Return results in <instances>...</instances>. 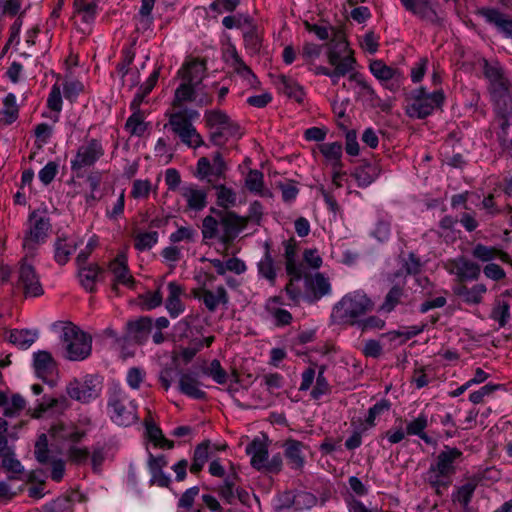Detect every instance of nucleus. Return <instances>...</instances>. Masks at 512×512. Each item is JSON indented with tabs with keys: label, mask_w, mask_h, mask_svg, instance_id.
I'll return each instance as SVG.
<instances>
[{
	"label": "nucleus",
	"mask_w": 512,
	"mask_h": 512,
	"mask_svg": "<svg viewBox=\"0 0 512 512\" xmlns=\"http://www.w3.org/2000/svg\"><path fill=\"white\" fill-rule=\"evenodd\" d=\"M482 69L489 85L488 90L499 110L503 112L512 108L511 92L512 82L509 75L497 61H482Z\"/></svg>",
	"instance_id": "nucleus-1"
},
{
	"label": "nucleus",
	"mask_w": 512,
	"mask_h": 512,
	"mask_svg": "<svg viewBox=\"0 0 512 512\" xmlns=\"http://www.w3.org/2000/svg\"><path fill=\"white\" fill-rule=\"evenodd\" d=\"M373 301L362 290L347 293L334 306L331 318L334 323L355 325L364 314L372 311Z\"/></svg>",
	"instance_id": "nucleus-2"
},
{
	"label": "nucleus",
	"mask_w": 512,
	"mask_h": 512,
	"mask_svg": "<svg viewBox=\"0 0 512 512\" xmlns=\"http://www.w3.org/2000/svg\"><path fill=\"white\" fill-rule=\"evenodd\" d=\"M445 95L442 89L433 92L420 87L412 90L407 96L406 113L411 118L424 119L440 108Z\"/></svg>",
	"instance_id": "nucleus-3"
},
{
	"label": "nucleus",
	"mask_w": 512,
	"mask_h": 512,
	"mask_svg": "<svg viewBox=\"0 0 512 512\" xmlns=\"http://www.w3.org/2000/svg\"><path fill=\"white\" fill-rule=\"evenodd\" d=\"M204 120L210 132V140L214 145L222 146L231 138L242 135L241 128L224 111L219 109L207 110Z\"/></svg>",
	"instance_id": "nucleus-4"
},
{
	"label": "nucleus",
	"mask_w": 512,
	"mask_h": 512,
	"mask_svg": "<svg viewBox=\"0 0 512 512\" xmlns=\"http://www.w3.org/2000/svg\"><path fill=\"white\" fill-rule=\"evenodd\" d=\"M328 63L333 67L330 75L332 84H338L341 77H350L356 68V59L353 51L344 39L334 41L327 51Z\"/></svg>",
	"instance_id": "nucleus-5"
},
{
	"label": "nucleus",
	"mask_w": 512,
	"mask_h": 512,
	"mask_svg": "<svg viewBox=\"0 0 512 512\" xmlns=\"http://www.w3.org/2000/svg\"><path fill=\"white\" fill-rule=\"evenodd\" d=\"M61 340L64 344L68 360L81 361L91 354V337L74 325H68L63 328Z\"/></svg>",
	"instance_id": "nucleus-6"
},
{
	"label": "nucleus",
	"mask_w": 512,
	"mask_h": 512,
	"mask_svg": "<svg viewBox=\"0 0 512 512\" xmlns=\"http://www.w3.org/2000/svg\"><path fill=\"white\" fill-rule=\"evenodd\" d=\"M197 116L198 112L193 110L189 114L186 111H177L169 116L170 129L183 144L190 148H198L203 144L202 137L191 122V119Z\"/></svg>",
	"instance_id": "nucleus-7"
},
{
	"label": "nucleus",
	"mask_w": 512,
	"mask_h": 512,
	"mask_svg": "<svg viewBox=\"0 0 512 512\" xmlns=\"http://www.w3.org/2000/svg\"><path fill=\"white\" fill-rule=\"evenodd\" d=\"M104 154L102 144L97 139H90L82 143L71 160V170L80 177L87 168L93 166Z\"/></svg>",
	"instance_id": "nucleus-8"
},
{
	"label": "nucleus",
	"mask_w": 512,
	"mask_h": 512,
	"mask_svg": "<svg viewBox=\"0 0 512 512\" xmlns=\"http://www.w3.org/2000/svg\"><path fill=\"white\" fill-rule=\"evenodd\" d=\"M102 390V378L98 375H86L74 379L66 388L67 394L74 400L87 403L97 398Z\"/></svg>",
	"instance_id": "nucleus-9"
},
{
	"label": "nucleus",
	"mask_w": 512,
	"mask_h": 512,
	"mask_svg": "<svg viewBox=\"0 0 512 512\" xmlns=\"http://www.w3.org/2000/svg\"><path fill=\"white\" fill-rule=\"evenodd\" d=\"M51 229L49 217H46L38 211H33L28 218V230L25 234L23 246L33 248L35 245L43 243Z\"/></svg>",
	"instance_id": "nucleus-10"
},
{
	"label": "nucleus",
	"mask_w": 512,
	"mask_h": 512,
	"mask_svg": "<svg viewBox=\"0 0 512 512\" xmlns=\"http://www.w3.org/2000/svg\"><path fill=\"white\" fill-rule=\"evenodd\" d=\"M107 273L110 276L112 292L117 296L120 295V287H128V256L126 249L119 251L110 260Z\"/></svg>",
	"instance_id": "nucleus-11"
},
{
	"label": "nucleus",
	"mask_w": 512,
	"mask_h": 512,
	"mask_svg": "<svg viewBox=\"0 0 512 512\" xmlns=\"http://www.w3.org/2000/svg\"><path fill=\"white\" fill-rule=\"evenodd\" d=\"M107 395V407L111 420L119 426H126L127 415L123 402L125 399L124 390L120 387L119 383L111 381L108 386Z\"/></svg>",
	"instance_id": "nucleus-12"
},
{
	"label": "nucleus",
	"mask_w": 512,
	"mask_h": 512,
	"mask_svg": "<svg viewBox=\"0 0 512 512\" xmlns=\"http://www.w3.org/2000/svg\"><path fill=\"white\" fill-rule=\"evenodd\" d=\"M443 265L445 270L449 274L455 275L460 282L477 280L481 273L477 263L463 256L448 259Z\"/></svg>",
	"instance_id": "nucleus-13"
},
{
	"label": "nucleus",
	"mask_w": 512,
	"mask_h": 512,
	"mask_svg": "<svg viewBox=\"0 0 512 512\" xmlns=\"http://www.w3.org/2000/svg\"><path fill=\"white\" fill-rule=\"evenodd\" d=\"M17 285L23 290L26 297H38L44 293L35 268L25 261L20 264Z\"/></svg>",
	"instance_id": "nucleus-14"
},
{
	"label": "nucleus",
	"mask_w": 512,
	"mask_h": 512,
	"mask_svg": "<svg viewBox=\"0 0 512 512\" xmlns=\"http://www.w3.org/2000/svg\"><path fill=\"white\" fill-rule=\"evenodd\" d=\"M210 211L220 220L224 230V241L234 239L247 226V219L233 211L218 210L216 208H211Z\"/></svg>",
	"instance_id": "nucleus-15"
},
{
	"label": "nucleus",
	"mask_w": 512,
	"mask_h": 512,
	"mask_svg": "<svg viewBox=\"0 0 512 512\" xmlns=\"http://www.w3.org/2000/svg\"><path fill=\"white\" fill-rule=\"evenodd\" d=\"M48 432L54 441L69 445L78 444L86 435L73 423L63 421L52 424Z\"/></svg>",
	"instance_id": "nucleus-16"
},
{
	"label": "nucleus",
	"mask_w": 512,
	"mask_h": 512,
	"mask_svg": "<svg viewBox=\"0 0 512 512\" xmlns=\"http://www.w3.org/2000/svg\"><path fill=\"white\" fill-rule=\"evenodd\" d=\"M181 197L185 200L187 209L199 212L207 206L208 192L194 183H186L179 189Z\"/></svg>",
	"instance_id": "nucleus-17"
},
{
	"label": "nucleus",
	"mask_w": 512,
	"mask_h": 512,
	"mask_svg": "<svg viewBox=\"0 0 512 512\" xmlns=\"http://www.w3.org/2000/svg\"><path fill=\"white\" fill-rule=\"evenodd\" d=\"M463 453L455 447L444 446V449L437 455L436 461L431 466L436 468L440 474L451 476L456 471V465L461 462Z\"/></svg>",
	"instance_id": "nucleus-18"
},
{
	"label": "nucleus",
	"mask_w": 512,
	"mask_h": 512,
	"mask_svg": "<svg viewBox=\"0 0 512 512\" xmlns=\"http://www.w3.org/2000/svg\"><path fill=\"white\" fill-rule=\"evenodd\" d=\"M193 295L210 312L216 311L220 305L226 306L229 302L228 293L223 286H218L214 290L199 288L193 291Z\"/></svg>",
	"instance_id": "nucleus-19"
},
{
	"label": "nucleus",
	"mask_w": 512,
	"mask_h": 512,
	"mask_svg": "<svg viewBox=\"0 0 512 512\" xmlns=\"http://www.w3.org/2000/svg\"><path fill=\"white\" fill-rule=\"evenodd\" d=\"M485 21L493 25L499 33L506 38H512V19L495 8H481L478 10Z\"/></svg>",
	"instance_id": "nucleus-20"
},
{
	"label": "nucleus",
	"mask_w": 512,
	"mask_h": 512,
	"mask_svg": "<svg viewBox=\"0 0 512 512\" xmlns=\"http://www.w3.org/2000/svg\"><path fill=\"white\" fill-rule=\"evenodd\" d=\"M77 277L81 287L89 292L96 291V284L102 278L104 270L96 263L77 264Z\"/></svg>",
	"instance_id": "nucleus-21"
},
{
	"label": "nucleus",
	"mask_w": 512,
	"mask_h": 512,
	"mask_svg": "<svg viewBox=\"0 0 512 512\" xmlns=\"http://www.w3.org/2000/svg\"><path fill=\"white\" fill-rule=\"evenodd\" d=\"M168 295L165 302L167 312L172 318L178 317L184 312L185 306L181 300L184 289L177 282H169L167 284Z\"/></svg>",
	"instance_id": "nucleus-22"
},
{
	"label": "nucleus",
	"mask_w": 512,
	"mask_h": 512,
	"mask_svg": "<svg viewBox=\"0 0 512 512\" xmlns=\"http://www.w3.org/2000/svg\"><path fill=\"white\" fill-rule=\"evenodd\" d=\"M403 7L413 15L430 22H436L438 15L429 0H400Z\"/></svg>",
	"instance_id": "nucleus-23"
},
{
	"label": "nucleus",
	"mask_w": 512,
	"mask_h": 512,
	"mask_svg": "<svg viewBox=\"0 0 512 512\" xmlns=\"http://www.w3.org/2000/svg\"><path fill=\"white\" fill-rule=\"evenodd\" d=\"M128 322L124 323L123 331L118 333L115 329L108 327L104 330L110 347L119 354V357L125 361L128 353L126 352V346L128 344Z\"/></svg>",
	"instance_id": "nucleus-24"
},
{
	"label": "nucleus",
	"mask_w": 512,
	"mask_h": 512,
	"mask_svg": "<svg viewBox=\"0 0 512 512\" xmlns=\"http://www.w3.org/2000/svg\"><path fill=\"white\" fill-rule=\"evenodd\" d=\"M285 457L293 469H300L305 463V445L297 440L288 439L283 444Z\"/></svg>",
	"instance_id": "nucleus-25"
},
{
	"label": "nucleus",
	"mask_w": 512,
	"mask_h": 512,
	"mask_svg": "<svg viewBox=\"0 0 512 512\" xmlns=\"http://www.w3.org/2000/svg\"><path fill=\"white\" fill-rule=\"evenodd\" d=\"M246 453L251 456V465L255 469L261 470L264 468L268 460V446L265 440L255 438L247 445Z\"/></svg>",
	"instance_id": "nucleus-26"
},
{
	"label": "nucleus",
	"mask_w": 512,
	"mask_h": 512,
	"mask_svg": "<svg viewBox=\"0 0 512 512\" xmlns=\"http://www.w3.org/2000/svg\"><path fill=\"white\" fill-rule=\"evenodd\" d=\"M33 366L36 375L45 380L56 370V362L48 351H38L33 355Z\"/></svg>",
	"instance_id": "nucleus-27"
},
{
	"label": "nucleus",
	"mask_w": 512,
	"mask_h": 512,
	"mask_svg": "<svg viewBox=\"0 0 512 512\" xmlns=\"http://www.w3.org/2000/svg\"><path fill=\"white\" fill-rule=\"evenodd\" d=\"M78 243L70 237H57L54 243V260L59 265H65L77 249Z\"/></svg>",
	"instance_id": "nucleus-28"
},
{
	"label": "nucleus",
	"mask_w": 512,
	"mask_h": 512,
	"mask_svg": "<svg viewBox=\"0 0 512 512\" xmlns=\"http://www.w3.org/2000/svg\"><path fill=\"white\" fill-rule=\"evenodd\" d=\"M178 387L181 393L193 399H204L206 397V393L200 389V382L196 374H181Z\"/></svg>",
	"instance_id": "nucleus-29"
},
{
	"label": "nucleus",
	"mask_w": 512,
	"mask_h": 512,
	"mask_svg": "<svg viewBox=\"0 0 512 512\" xmlns=\"http://www.w3.org/2000/svg\"><path fill=\"white\" fill-rule=\"evenodd\" d=\"M19 117V105L17 104L16 95L8 93L3 101L0 110V124L8 126L13 124Z\"/></svg>",
	"instance_id": "nucleus-30"
},
{
	"label": "nucleus",
	"mask_w": 512,
	"mask_h": 512,
	"mask_svg": "<svg viewBox=\"0 0 512 512\" xmlns=\"http://www.w3.org/2000/svg\"><path fill=\"white\" fill-rule=\"evenodd\" d=\"M487 292L485 284L479 283L472 287L460 285L456 288V295L465 303L469 305H477L482 302L483 296Z\"/></svg>",
	"instance_id": "nucleus-31"
},
{
	"label": "nucleus",
	"mask_w": 512,
	"mask_h": 512,
	"mask_svg": "<svg viewBox=\"0 0 512 512\" xmlns=\"http://www.w3.org/2000/svg\"><path fill=\"white\" fill-rule=\"evenodd\" d=\"M381 170L375 163H364L355 168L352 176L359 187L365 188L373 183L379 176Z\"/></svg>",
	"instance_id": "nucleus-32"
},
{
	"label": "nucleus",
	"mask_w": 512,
	"mask_h": 512,
	"mask_svg": "<svg viewBox=\"0 0 512 512\" xmlns=\"http://www.w3.org/2000/svg\"><path fill=\"white\" fill-rule=\"evenodd\" d=\"M284 256L286 259V271L289 276H292L296 280H300L302 277L301 266L296 261L297 245L294 239H289L284 242Z\"/></svg>",
	"instance_id": "nucleus-33"
},
{
	"label": "nucleus",
	"mask_w": 512,
	"mask_h": 512,
	"mask_svg": "<svg viewBox=\"0 0 512 512\" xmlns=\"http://www.w3.org/2000/svg\"><path fill=\"white\" fill-rule=\"evenodd\" d=\"M276 85L283 94L301 103L304 101L305 93L303 88L292 78L280 75Z\"/></svg>",
	"instance_id": "nucleus-34"
},
{
	"label": "nucleus",
	"mask_w": 512,
	"mask_h": 512,
	"mask_svg": "<svg viewBox=\"0 0 512 512\" xmlns=\"http://www.w3.org/2000/svg\"><path fill=\"white\" fill-rule=\"evenodd\" d=\"M204 72V63L197 60H191L179 70L178 74L182 80L198 86L203 79Z\"/></svg>",
	"instance_id": "nucleus-35"
},
{
	"label": "nucleus",
	"mask_w": 512,
	"mask_h": 512,
	"mask_svg": "<svg viewBox=\"0 0 512 512\" xmlns=\"http://www.w3.org/2000/svg\"><path fill=\"white\" fill-rule=\"evenodd\" d=\"M319 151L325 158L326 164L332 169L342 168V145L339 142L322 143L319 145Z\"/></svg>",
	"instance_id": "nucleus-36"
},
{
	"label": "nucleus",
	"mask_w": 512,
	"mask_h": 512,
	"mask_svg": "<svg viewBox=\"0 0 512 512\" xmlns=\"http://www.w3.org/2000/svg\"><path fill=\"white\" fill-rule=\"evenodd\" d=\"M144 425L145 434L155 447L161 449H172L174 447L173 441L165 438L162 430L150 418H145Z\"/></svg>",
	"instance_id": "nucleus-37"
},
{
	"label": "nucleus",
	"mask_w": 512,
	"mask_h": 512,
	"mask_svg": "<svg viewBox=\"0 0 512 512\" xmlns=\"http://www.w3.org/2000/svg\"><path fill=\"white\" fill-rule=\"evenodd\" d=\"M245 187L254 194L271 197L272 193L264 187V175L259 170H250L245 177Z\"/></svg>",
	"instance_id": "nucleus-38"
},
{
	"label": "nucleus",
	"mask_w": 512,
	"mask_h": 512,
	"mask_svg": "<svg viewBox=\"0 0 512 512\" xmlns=\"http://www.w3.org/2000/svg\"><path fill=\"white\" fill-rule=\"evenodd\" d=\"M213 189L215 190L216 204L219 207L228 210L236 205L237 193L235 190L224 184H215Z\"/></svg>",
	"instance_id": "nucleus-39"
},
{
	"label": "nucleus",
	"mask_w": 512,
	"mask_h": 512,
	"mask_svg": "<svg viewBox=\"0 0 512 512\" xmlns=\"http://www.w3.org/2000/svg\"><path fill=\"white\" fill-rule=\"evenodd\" d=\"M474 258L482 262H490L496 258H500L503 261H507L509 256L507 253L499 250L496 247L486 246L483 244H476L472 250Z\"/></svg>",
	"instance_id": "nucleus-40"
},
{
	"label": "nucleus",
	"mask_w": 512,
	"mask_h": 512,
	"mask_svg": "<svg viewBox=\"0 0 512 512\" xmlns=\"http://www.w3.org/2000/svg\"><path fill=\"white\" fill-rule=\"evenodd\" d=\"M152 330V319L144 316L138 320L130 322V334H133L135 341L143 343L148 339Z\"/></svg>",
	"instance_id": "nucleus-41"
},
{
	"label": "nucleus",
	"mask_w": 512,
	"mask_h": 512,
	"mask_svg": "<svg viewBox=\"0 0 512 512\" xmlns=\"http://www.w3.org/2000/svg\"><path fill=\"white\" fill-rule=\"evenodd\" d=\"M36 331L27 329L12 330L9 335V341L21 349H28L37 339Z\"/></svg>",
	"instance_id": "nucleus-42"
},
{
	"label": "nucleus",
	"mask_w": 512,
	"mask_h": 512,
	"mask_svg": "<svg viewBox=\"0 0 512 512\" xmlns=\"http://www.w3.org/2000/svg\"><path fill=\"white\" fill-rule=\"evenodd\" d=\"M197 86L182 80V83L175 90L173 106L181 107L184 102H191L196 99Z\"/></svg>",
	"instance_id": "nucleus-43"
},
{
	"label": "nucleus",
	"mask_w": 512,
	"mask_h": 512,
	"mask_svg": "<svg viewBox=\"0 0 512 512\" xmlns=\"http://www.w3.org/2000/svg\"><path fill=\"white\" fill-rule=\"evenodd\" d=\"M349 81L353 82L358 88L357 94L359 97L364 98L366 100L373 101L377 98V95L371 85L363 78V76L354 70V73H351L349 77Z\"/></svg>",
	"instance_id": "nucleus-44"
},
{
	"label": "nucleus",
	"mask_w": 512,
	"mask_h": 512,
	"mask_svg": "<svg viewBox=\"0 0 512 512\" xmlns=\"http://www.w3.org/2000/svg\"><path fill=\"white\" fill-rule=\"evenodd\" d=\"M237 480L238 476L236 473H231L224 479L223 484L217 488L219 496L228 504H232L235 500Z\"/></svg>",
	"instance_id": "nucleus-45"
},
{
	"label": "nucleus",
	"mask_w": 512,
	"mask_h": 512,
	"mask_svg": "<svg viewBox=\"0 0 512 512\" xmlns=\"http://www.w3.org/2000/svg\"><path fill=\"white\" fill-rule=\"evenodd\" d=\"M258 272L271 284H274L276 279V270L274 266V260L271 256L268 245H266V250L263 258L258 263Z\"/></svg>",
	"instance_id": "nucleus-46"
},
{
	"label": "nucleus",
	"mask_w": 512,
	"mask_h": 512,
	"mask_svg": "<svg viewBox=\"0 0 512 512\" xmlns=\"http://www.w3.org/2000/svg\"><path fill=\"white\" fill-rule=\"evenodd\" d=\"M370 72L380 81L393 80L397 75V70L386 65L382 60H374L369 65Z\"/></svg>",
	"instance_id": "nucleus-47"
},
{
	"label": "nucleus",
	"mask_w": 512,
	"mask_h": 512,
	"mask_svg": "<svg viewBox=\"0 0 512 512\" xmlns=\"http://www.w3.org/2000/svg\"><path fill=\"white\" fill-rule=\"evenodd\" d=\"M209 458V442L199 444L193 454V462L190 466V471L193 474L199 473Z\"/></svg>",
	"instance_id": "nucleus-48"
},
{
	"label": "nucleus",
	"mask_w": 512,
	"mask_h": 512,
	"mask_svg": "<svg viewBox=\"0 0 512 512\" xmlns=\"http://www.w3.org/2000/svg\"><path fill=\"white\" fill-rule=\"evenodd\" d=\"M43 512H74V501L70 496H59L43 506Z\"/></svg>",
	"instance_id": "nucleus-49"
},
{
	"label": "nucleus",
	"mask_w": 512,
	"mask_h": 512,
	"mask_svg": "<svg viewBox=\"0 0 512 512\" xmlns=\"http://www.w3.org/2000/svg\"><path fill=\"white\" fill-rule=\"evenodd\" d=\"M475 488L476 485L474 483L468 482L463 484L453 494V501L459 503L465 511H468Z\"/></svg>",
	"instance_id": "nucleus-50"
},
{
	"label": "nucleus",
	"mask_w": 512,
	"mask_h": 512,
	"mask_svg": "<svg viewBox=\"0 0 512 512\" xmlns=\"http://www.w3.org/2000/svg\"><path fill=\"white\" fill-rule=\"evenodd\" d=\"M450 476L440 474L436 468L430 466L427 472V481L437 494H442V490L448 488L450 485Z\"/></svg>",
	"instance_id": "nucleus-51"
},
{
	"label": "nucleus",
	"mask_w": 512,
	"mask_h": 512,
	"mask_svg": "<svg viewBox=\"0 0 512 512\" xmlns=\"http://www.w3.org/2000/svg\"><path fill=\"white\" fill-rule=\"evenodd\" d=\"M158 242L157 231L140 232L135 236V248L139 251L151 249Z\"/></svg>",
	"instance_id": "nucleus-52"
},
{
	"label": "nucleus",
	"mask_w": 512,
	"mask_h": 512,
	"mask_svg": "<svg viewBox=\"0 0 512 512\" xmlns=\"http://www.w3.org/2000/svg\"><path fill=\"white\" fill-rule=\"evenodd\" d=\"M148 123L145 122L144 112L137 110L130 115V134L143 136L147 131Z\"/></svg>",
	"instance_id": "nucleus-53"
},
{
	"label": "nucleus",
	"mask_w": 512,
	"mask_h": 512,
	"mask_svg": "<svg viewBox=\"0 0 512 512\" xmlns=\"http://www.w3.org/2000/svg\"><path fill=\"white\" fill-rule=\"evenodd\" d=\"M491 318L504 327L510 318V305L505 301H497L492 309Z\"/></svg>",
	"instance_id": "nucleus-54"
},
{
	"label": "nucleus",
	"mask_w": 512,
	"mask_h": 512,
	"mask_svg": "<svg viewBox=\"0 0 512 512\" xmlns=\"http://www.w3.org/2000/svg\"><path fill=\"white\" fill-rule=\"evenodd\" d=\"M261 385L266 387V390L270 394H275V392L283 387L284 378L279 373H267L260 377Z\"/></svg>",
	"instance_id": "nucleus-55"
},
{
	"label": "nucleus",
	"mask_w": 512,
	"mask_h": 512,
	"mask_svg": "<svg viewBox=\"0 0 512 512\" xmlns=\"http://www.w3.org/2000/svg\"><path fill=\"white\" fill-rule=\"evenodd\" d=\"M47 107L55 112V116L53 117L54 122L58 121V114L62 110V96L61 90L58 85H53L51 91L47 98Z\"/></svg>",
	"instance_id": "nucleus-56"
},
{
	"label": "nucleus",
	"mask_w": 512,
	"mask_h": 512,
	"mask_svg": "<svg viewBox=\"0 0 512 512\" xmlns=\"http://www.w3.org/2000/svg\"><path fill=\"white\" fill-rule=\"evenodd\" d=\"M233 59V68L237 74L242 76L244 79L248 81L249 84L253 85L257 79L251 69L244 63V61L239 57V55L234 52L232 55Z\"/></svg>",
	"instance_id": "nucleus-57"
},
{
	"label": "nucleus",
	"mask_w": 512,
	"mask_h": 512,
	"mask_svg": "<svg viewBox=\"0 0 512 512\" xmlns=\"http://www.w3.org/2000/svg\"><path fill=\"white\" fill-rule=\"evenodd\" d=\"M163 296L160 290H156L155 292H147L143 295L139 296L138 305L145 310L154 309L162 304Z\"/></svg>",
	"instance_id": "nucleus-58"
},
{
	"label": "nucleus",
	"mask_w": 512,
	"mask_h": 512,
	"mask_svg": "<svg viewBox=\"0 0 512 512\" xmlns=\"http://www.w3.org/2000/svg\"><path fill=\"white\" fill-rule=\"evenodd\" d=\"M403 296V290L399 286H394L387 293L385 300L380 308V310L384 312H391L396 305L400 302V299Z\"/></svg>",
	"instance_id": "nucleus-59"
},
{
	"label": "nucleus",
	"mask_w": 512,
	"mask_h": 512,
	"mask_svg": "<svg viewBox=\"0 0 512 512\" xmlns=\"http://www.w3.org/2000/svg\"><path fill=\"white\" fill-rule=\"evenodd\" d=\"M25 405V399L20 394H14L11 399L8 400L7 405L4 408V415L7 417H14L25 408Z\"/></svg>",
	"instance_id": "nucleus-60"
},
{
	"label": "nucleus",
	"mask_w": 512,
	"mask_h": 512,
	"mask_svg": "<svg viewBox=\"0 0 512 512\" xmlns=\"http://www.w3.org/2000/svg\"><path fill=\"white\" fill-rule=\"evenodd\" d=\"M90 452L86 447L71 444L67 450L68 459L75 464H83L89 458Z\"/></svg>",
	"instance_id": "nucleus-61"
},
{
	"label": "nucleus",
	"mask_w": 512,
	"mask_h": 512,
	"mask_svg": "<svg viewBox=\"0 0 512 512\" xmlns=\"http://www.w3.org/2000/svg\"><path fill=\"white\" fill-rule=\"evenodd\" d=\"M310 288L318 296H324L330 291V283L322 274L317 273L310 279Z\"/></svg>",
	"instance_id": "nucleus-62"
},
{
	"label": "nucleus",
	"mask_w": 512,
	"mask_h": 512,
	"mask_svg": "<svg viewBox=\"0 0 512 512\" xmlns=\"http://www.w3.org/2000/svg\"><path fill=\"white\" fill-rule=\"evenodd\" d=\"M251 23V17L244 14L226 16L222 20L223 26L227 29L242 28L244 26H249Z\"/></svg>",
	"instance_id": "nucleus-63"
},
{
	"label": "nucleus",
	"mask_w": 512,
	"mask_h": 512,
	"mask_svg": "<svg viewBox=\"0 0 512 512\" xmlns=\"http://www.w3.org/2000/svg\"><path fill=\"white\" fill-rule=\"evenodd\" d=\"M35 457L38 462L46 464L49 461L48 439L46 434H41L35 444Z\"/></svg>",
	"instance_id": "nucleus-64"
}]
</instances>
